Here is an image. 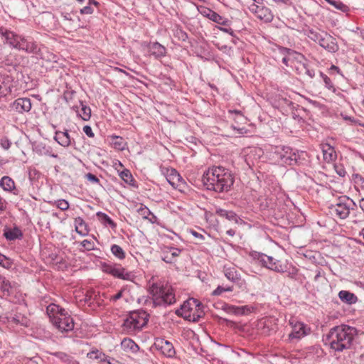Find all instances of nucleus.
I'll return each instance as SVG.
<instances>
[{
	"mask_svg": "<svg viewBox=\"0 0 364 364\" xmlns=\"http://www.w3.org/2000/svg\"><path fill=\"white\" fill-rule=\"evenodd\" d=\"M235 182L232 173L223 166H212L204 172L202 183L204 187L218 193L229 192Z\"/></svg>",
	"mask_w": 364,
	"mask_h": 364,
	"instance_id": "nucleus-1",
	"label": "nucleus"
},
{
	"mask_svg": "<svg viewBox=\"0 0 364 364\" xmlns=\"http://www.w3.org/2000/svg\"><path fill=\"white\" fill-rule=\"evenodd\" d=\"M356 329L347 325H341L332 328L326 336L331 348L335 351L342 352L350 349L353 344Z\"/></svg>",
	"mask_w": 364,
	"mask_h": 364,
	"instance_id": "nucleus-2",
	"label": "nucleus"
},
{
	"mask_svg": "<svg viewBox=\"0 0 364 364\" xmlns=\"http://www.w3.org/2000/svg\"><path fill=\"white\" fill-rule=\"evenodd\" d=\"M149 293L153 297L154 306L171 305L176 302L173 289L167 284L153 283L149 287Z\"/></svg>",
	"mask_w": 364,
	"mask_h": 364,
	"instance_id": "nucleus-3",
	"label": "nucleus"
},
{
	"mask_svg": "<svg viewBox=\"0 0 364 364\" xmlns=\"http://www.w3.org/2000/svg\"><path fill=\"white\" fill-rule=\"evenodd\" d=\"M149 318V314L142 309L131 311L127 318L124 320L123 331L129 334H135L146 326Z\"/></svg>",
	"mask_w": 364,
	"mask_h": 364,
	"instance_id": "nucleus-4",
	"label": "nucleus"
},
{
	"mask_svg": "<svg viewBox=\"0 0 364 364\" xmlns=\"http://www.w3.org/2000/svg\"><path fill=\"white\" fill-rule=\"evenodd\" d=\"M252 258L257 261L262 267L278 273L287 272V265L280 260L276 259L272 256L265 254L254 252L252 253Z\"/></svg>",
	"mask_w": 364,
	"mask_h": 364,
	"instance_id": "nucleus-5",
	"label": "nucleus"
},
{
	"mask_svg": "<svg viewBox=\"0 0 364 364\" xmlns=\"http://www.w3.org/2000/svg\"><path fill=\"white\" fill-rule=\"evenodd\" d=\"M274 154L281 164L289 166L301 164V156L298 151L293 150L289 146L277 147Z\"/></svg>",
	"mask_w": 364,
	"mask_h": 364,
	"instance_id": "nucleus-6",
	"label": "nucleus"
},
{
	"mask_svg": "<svg viewBox=\"0 0 364 364\" xmlns=\"http://www.w3.org/2000/svg\"><path fill=\"white\" fill-rule=\"evenodd\" d=\"M356 207L355 203L348 197L341 199L340 202L330 207V213L335 214L340 219H346L350 214V210Z\"/></svg>",
	"mask_w": 364,
	"mask_h": 364,
	"instance_id": "nucleus-7",
	"label": "nucleus"
},
{
	"mask_svg": "<svg viewBox=\"0 0 364 364\" xmlns=\"http://www.w3.org/2000/svg\"><path fill=\"white\" fill-rule=\"evenodd\" d=\"M51 323L58 332L62 333L63 337L69 336L68 333L73 332L75 327L74 319L68 311L65 316L57 317L55 322L52 321Z\"/></svg>",
	"mask_w": 364,
	"mask_h": 364,
	"instance_id": "nucleus-8",
	"label": "nucleus"
},
{
	"mask_svg": "<svg viewBox=\"0 0 364 364\" xmlns=\"http://www.w3.org/2000/svg\"><path fill=\"white\" fill-rule=\"evenodd\" d=\"M197 306H200L199 301L191 298L184 301L179 309L176 311V315L183 317L185 320L192 321V316L195 315L194 310Z\"/></svg>",
	"mask_w": 364,
	"mask_h": 364,
	"instance_id": "nucleus-9",
	"label": "nucleus"
},
{
	"mask_svg": "<svg viewBox=\"0 0 364 364\" xmlns=\"http://www.w3.org/2000/svg\"><path fill=\"white\" fill-rule=\"evenodd\" d=\"M102 271L119 279L127 281L132 280L133 275L132 273L126 272V269L119 264H104Z\"/></svg>",
	"mask_w": 364,
	"mask_h": 364,
	"instance_id": "nucleus-10",
	"label": "nucleus"
},
{
	"mask_svg": "<svg viewBox=\"0 0 364 364\" xmlns=\"http://www.w3.org/2000/svg\"><path fill=\"white\" fill-rule=\"evenodd\" d=\"M14 77L6 73H0V97L11 95L15 88Z\"/></svg>",
	"mask_w": 364,
	"mask_h": 364,
	"instance_id": "nucleus-11",
	"label": "nucleus"
},
{
	"mask_svg": "<svg viewBox=\"0 0 364 364\" xmlns=\"http://www.w3.org/2000/svg\"><path fill=\"white\" fill-rule=\"evenodd\" d=\"M289 324L292 327V331L289 335V338L292 339H300L302 337L308 335L310 332V328L307 327L304 323L296 321L294 319L289 321Z\"/></svg>",
	"mask_w": 364,
	"mask_h": 364,
	"instance_id": "nucleus-12",
	"label": "nucleus"
},
{
	"mask_svg": "<svg viewBox=\"0 0 364 364\" xmlns=\"http://www.w3.org/2000/svg\"><path fill=\"white\" fill-rule=\"evenodd\" d=\"M154 345L156 349L167 358H173L176 355V350L173 344L164 338H157Z\"/></svg>",
	"mask_w": 364,
	"mask_h": 364,
	"instance_id": "nucleus-13",
	"label": "nucleus"
},
{
	"mask_svg": "<svg viewBox=\"0 0 364 364\" xmlns=\"http://www.w3.org/2000/svg\"><path fill=\"white\" fill-rule=\"evenodd\" d=\"M321 47L331 53H336L338 50V46L335 38L326 31H323V35L317 42Z\"/></svg>",
	"mask_w": 364,
	"mask_h": 364,
	"instance_id": "nucleus-14",
	"label": "nucleus"
},
{
	"mask_svg": "<svg viewBox=\"0 0 364 364\" xmlns=\"http://www.w3.org/2000/svg\"><path fill=\"white\" fill-rule=\"evenodd\" d=\"M0 187L4 191L11 193L15 196L21 197V200H24L23 196L21 194L20 188L16 186L14 181L9 176H4L0 179Z\"/></svg>",
	"mask_w": 364,
	"mask_h": 364,
	"instance_id": "nucleus-15",
	"label": "nucleus"
},
{
	"mask_svg": "<svg viewBox=\"0 0 364 364\" xmlns=\"http://www.w3.org/2000/svg\"><path fill=\"white\" fill-rule=\"evenodd\" d=\"M31 101L27 97L18 98L11 105V108L16 112L20 114L28 112L31 109Z\"/></svg>",
	"mask_w": 364,
	"mask_h": 364,
	"instance_id": "nucleus-16",
	"label": "nucleus"
},
{
	"mask_svg": "<svg viewBox=\"0 0 364 364\" xmlns=\"http://www.w3.org/2000/svg\"><path fill=\"white\" fill-rule=\"evenodd\" d=\"M65 309L62 308L58 304H55L53 302H50L46 306V314L49 318V321L51 323L52 321L55 322L56 318L60 316H65V314L67 312Z\"/></svg>",
	"mask_w": 364,
	"mask_h": 364,
	"instance_id": "nucleus-17",
	"label": "nucleus"
},
{
	"mask_svg": "<svg viewBox=\"0 0 364 364\" xmlns=\"http://www.w3.org/2000/svg\"><path fill=\"white\" fill-rule=\"evenodd\" d=\"M200 13L205 17L208 18L210 20L213 21L215 23H217L220 25L224 26H228L230 25V21L227 18H225L215 11L208 9L203 8V10L200 11Z\"/></svg>",
	"mask_w": 364,
	"mask_h": 364,
	"instance_id": "nucleus-18",
	"label": "nucleus"
},
{
	"mask_svg": "<svg viewBox=\"0 0 364 364\" xmlns=\"http://www.w3.org/2000/svg\"><path fill=\"white\" fill-rule=\"evenodd\" d=\"M18 50H24L27 53L38 54L40 51V48L33 41H28L23 36L20 44L18 46Z\"/></svg>",
	"mask_w": 364,
	"mask_h": 364,
	"instance_id": "nucleus-19",
	"label": "nucleus"
},
{
	"mask_svg": "<svg viewBox=\"0 0 364 364\" xmlns=\"http://www.w3.org/2000/svg\"><path fill=\"white\" fill-rule=\"evenodd\" d=\"M149 50L150 55L154 56L156 59L164 57L166 54V48L158 42L151 43Z\"/></svg>",
	"mask_w": 364,
	"mask_h": 364,
	"instance_id": "nucleus-20",
	"label": "nucleus"
},
{
	"mask_svg": "<svg viewBox=\"0 0 364 364\" xmlns=\"http://www.w3.org/2000/svg\"><path fill=\"white\" fill-rule=\"evenodd\" d=\"M55 140L61 146L67 147L73 144L71 138L68 132V130L65 132L57 131L54 137Z\"/></svg>",
	"mask_w": 364,
	"mask_h": 364,
	"instance_id": "nucleus-21",
	"label": "nucleus"
},
{
	"mask_svg": "<svg viewBox=\"0 0 364 364\" xmlns=\"http://www.w3.org/2000/svg\"><path fill=\"white\" fill-rule=\"evenodd\" d=\"M22 38V36L18 35L13 31H9L5 38L4 39V43L9 44L11 47L17 49Z\"/></svg>",
	"mask_w": 364,
	"mask_h": 364,
	"instance_id": "nucleus-22",
	"label": "nucleus"
},
{
	"mask_svg": "<svg viewBox=\"0 0 364 364\" xmlns=\"http://www.w3.org/2000/svg\"><path fill=\"white\" fill-rule=\"evenodd\" d=\"M75 230L77 233L80 235L81 236H86L89 233V228L85 223L81 217H77L75 218L74 220Z\"/></svg>",
	"mask_w": 364,
	"mask_h": 364,
	"instance_id": "nucleus-23",
	"label": "nucleus"
},
{
	"mask_svg": "<svg viewBox=\"0 0 364 364\" xmlns=\"http://www.w3.org/2000/svg\"><path fill=\"white\" fill-rule=\"evenodd\" d=\"M119 176L121 178V179L129 186L136 188H138L137 182L134 178L131 171L129 169H124L122 171L119 173Z\"/></svg>",
	"mask_w": 364,
	"mask_h": 364,
	"instance_id": "nucleus-24",
	"label": "nucleus"
},
{
	"mask_svg": "<svg viewBox=\"0 0 364 364\" xmlns=\"http://www.w3.org/2000/svg\"><path fill=\"white\" fill-rule=\"evenodd\" d=\"M256 16L259 19L262 20L267 23L271 22L274 18L271 10L264 6H261L259 9L257 11Z\"/></svg>",
	"mask_w": 364,
	"mask_h": 364,
	"instance_id": "nucleus-25",
	"label": "nucleus"
},
{
	"mask_svg": "<svg viewBox=\"0 0 364 364\" xmlns=\"http://www.w3.org/2000/svg\"><path fill=\"white\" fill-rule=\"evenodd\" d=\"M339 299L347 304H354L358 301V297L353 294L346 290H341L338 293Z\"/></svg>",
	"mask_w": 364,
	"mask_h": 364,
	"instance_id": "nucleus-26",
	"label": "nucleus"
},
{
	"mask_svg": "<svg viewBox=\"0 0 364 364\" xmlns=\"http://www.w3.org/2000/svg\"><path fill=\"white\" fill-rule=\"evenodd\" d=\"M322 151L323 159L327 163L333 161L336 158L334 148L328 144L323 146Z\"/></svg>",
	"mask_w": 364,
	"mask_h": 364,
	"instance_id": "nucleus-27",
	"label": "nucleus"
},
{
	"mask_svg": "<svg viewBox=\"0 0 364 364\" xmlns=\"http://www.w3.org/2000/svg\"><path fill=\"white\" fill-rule=\"evenodd\" d=\"M166 180L171 186L175 188L178 185V182L182 181L183 178L176 169L171 168L168 170Z\"/></svg>",
	"mask_w": 364,
	"mask_h": 364,
	"instance_id": "nucleus-28",
	"label": "nucleus"
},
{
	"mask_svg": "<svg viewBox=\"0 0 364 364\" xmlns=\"http://www.w3.org/2000/svg\"><path fill=\"white\" fill-rule=\"evenodd\" d=\"M4 237L8 240H21L23 237V232L18 227H14L12 229H9L4 233Z\"/></svg>",
	"mask_w": 364,
	"mask_h": 364,
	"instance_id": "nucleus-29",
	"label": "nucleus"
},
{
	"mask_svg": "<svg viewBox=\"0 0 364 364\" xmlns=\"http://www.w3.org/2000/svg\"><path fill=\"white\" fill-rule=\"evenodd\" d=\"M215 214L221 218H225L230 221H235L236 223L239 218L235 212L232 210H227L220 208L215 210Z\"/></svg>",
	"mask_w": 364,
	"mask_h": 364,
	"instance_id": "nucleus-30",
	"label": "nucleus"
},
{
	"mask_svg": "<svg viewBox=\"0 0 364 364\" xmlns=\"http://www.w3.org/2000/svg\"><path fill=\"white\" fill-rule=\"evenodd\" d=\"M121 347L124 351L136 353L139 348L138 345L130 338H124L121 342Z\"/></svg>",
	"mask_w": 364,
	"mask_h": 364,
	"instance_id": "nucleus-31",
	"label": "nucleus"
},
{
	"mask_svg": "<svg viewBox=\"0 0 364 364\" xmlns=\"http://www.w3.org/2000/svg\"><path fill=\"white\" fill-rule=\"evenodd\" d=\"M51 355L62 361L64 364H77V362L71 355L64 352H55Z\"/></svg>",
	"mask_w": 364,
	"mask_h": 364,
	"instance_id": "nucleus-32",
	"label": "nucleus"
},
{
	"mask_svg": "<svg viewBox=\"0 0 364 364\" xmlns=\"http://www.w3.org/2000/svg\"><path fill=\"white\" fill-rule=\"evenodd\" d=\"M99 220L105 225H109L112 229H115L117 224L112 220V218L102 212H97L96 214Z\"/></svg>",
	"mask_w": 364,
	"mask_h": 364,
	"instance_id": "nucleus-33",
	"label": "nucleus"
},
{
	"mask_svg": "<svg viewBox=\"0 0 364 364\" xmlns=\"http://www.w3.org/2000/svg\"><path fill=\"white\" fill-rule=\"evenodd\" d=\"M110 138L112 139V145L115 149L119 151H123L125 149L126 143L122 136L112 135Z\"/></svg>",
	"mask_w": 364,
	"mask_h": 364,
	"instance_id": "nucleus-34",
	"label": "nucleus"
},
{
	"mask_svg": "<svg viewBox=\"0 0 364 364\" xmlns=\"http://www.w3.org/2000/svg\"><path fill=\"white\" fill-rule=\"evenodd\" d=\"M225 276L228 280L235 283L238 282L240 280V275L237 272L235 268L225 269Z\"/></svg>",
	"mask_w": 364,
	"mask_h": 364,
	"instance_id": "nucleus-35",
	"label": "nucleus"
},
{
	"mask_svg": "<svg viewBox=\"0 0 364 364\" xmlns=\"http://www.w3.org/2000/svg\"><path fill=\"white\" fill-rule=\"evenodd\" d=\"M323 31L314 30L313 28H308L305 30V35L311 41L317 43L323 35Z\"/></svg>",
	"mask_w": 364,
	"mask_h": 364,
	"instance_id": "nucleus-36",
	"label": "nucleus"
},
{
	"mask_svg": "<svg viewBox=\"0 0 364 364\" xmlns=\"http://www.w3.org/2000/svg\"><path fill=\"white\" fill-rule=\"evenodd\" d=\"M173 33V36L181 41H186L188 38L187 33L178 25L174 27Z\"/></svg>",
	"mask_w": 364,
	"mask_h": 364,
	"instance_id": "nucleus-37",
	"label": "nucleus"
},
{
	"mask_svg": "<svg viewBox=\"0 0 364 364\" xmlns=\"http://www.w3.org/2000/svg\"><path fill=\"white\" fill-rule=\"evenodd\" d=\"M111 252L117 259L122 260L125 258L126 254L124 250L118 245L114 244L111 246Z\"/></svg>",
	"mask_w": 364,
	"mask_h": 364,
	"instance_id": "nucleus-38",
	"label": "nucleus"
},
{
	"mask_svg": "<svg viewBox=\"0 0 364 364\" xmlns=\"http://www.w3.org/2000/svg\"><path fill=\"white\" fill-rule=\"evenodd\" d=\"M81 105V111L79 116L84 120L88 121L91 117V109L90 107L83 104L82 101L80 102Z\"/></svg>",
	"mask_w": 364,
	"mask_h": 364,
	"instance_id": "nucleus-39",
	"label": "nucleus"
},
{
	"mask_svg": "<svg viewBox=\"0 0 364 364\" xmlns=\"http://www.w3.org/2000/svg\"><path fill=\"white\" fill-rule=\"evenodd\" d=\"M329 4L333 6L336 9L340 10L343 12H348L349 11V8L348 6L344 4L339 0H325Z\"/></svg>",
	"mask_w": 364,
	"mask_h": 364,
	"instance_id": "nucleus-40",
	"label": "nucleus"
},
{
	"mask_svg": "<svg viewBox=\"0 0 364 364\" xmlns=\"http://www.w3.org/2000/svg\"><path fill=\"white\" fill-rule=\"evenodd\" d=\"M200 306H197L195 309L193 316H192V322H198L200 318L203 317L205 315L204 311H203V305L199 301Z\"/></svg>",
	"mask_w": 364,
	"mask_h": 364,
	"instance_id": "nucleus-41",
	"label": "nucleus"
},
{
	"mask_svg": "<svg viewBox=\"0 0 364 364\" xmlns=\"http://www.w3.org/2000/svg\"><path fill=\"white\" fill-rule=\"evenodd\" d=\"M259 328L261 330V333L264 336H268L274 331L271 326L262 321L259 322Z\"/></svg>",
	"mask_w": 364,
	"mask_h": 364,
	"instance_id": "nucleus-42",
	"label": "nucleus"
},
{
	"mask_svg": "<svg viewBox=\"0 0 364 364\" xmlns=\"http://www.w3.org/2000/svg\"><path fill=\"white\" fill-rule=\"evenodd\" d=\"M80 245L84 248L83 250L90 251L95 248V245L93 240H84L80 242Z\"/></svg>",
	"mask_w": 364,
	"mask_h": 364,
	"instance_id": "nucleus-43",
	"label": "nucleus"
},
{
	"mask_svg": "<svg viewBox=\"0 0 364 364\" xmlns=\"http://www.w3.org/2000/svg\"><path fill=\"white\" fill-rule=\"evenodd\" d=\"M278 50H279V53L283 55V57L292 55H297L296 51H295L292 49L288 48L283 47V46H279Z\"/></svg>",
	"mask_w": 364,
	"mask_h": 364,
	"instance_id": "nucleus-44",
	"label": "nucleus"
},
{
	"mask_svg": "<svg viewBox=\"0 0 364 364\" xmlns=\"http://www.w3.org/2000/svg\"><path fill=\"white\" fill-rule=\"evenodd\" d=\"M0 288L4 292H9L11 288L10 282L4 277L0 275Z\"/></svg>",
	"mask_w": 364,
	"mask_h": 364,
	"instance_id": "nucleus-45",
	"label": "nucleus"
},
{
	"mask_svg": "<svg viewBox=\"0 0 364 364\" xmlns=\"http://www.w3.org/2000/svg\"><path fill=\"white\" fill-rule=\"evenodd\" d=\"M87 357L90 359H100V360L105 357V355L100 353L98 350H95L89 352Z\"/></svg>",
	"mask_w": 364,
	"mask_h": 364,
	"instance_id": "nucleus-46",
	"label": "nucleus"
},
{
	"mask_svg": "<svg viewBox=\"0 0 364 364\" xmlns=\"http://www.w3.org/2000/svg\"><path fill=\"white\" fill-rule=\"evenodd\" d=\"M233 289V287H222V286H218L212 293V295L213 296H220L221 295L223 292H225V291H232Z\"/></svg>",
	"mask_w": 364,
	"mask_h": 364,
	"instance_id": "nucleus-47",
	"label": "nucleus"
},
{
	"mask_svg": "<svg viewBox=\"0 0 364 364\" xmlns=\"http://www.w3.org/2000/svg\"><path fill=\"white\" fill-rule=\"evenodd\" d=\"M55 205L61 210H67L69 208L68 202L64 199H59L55 200Z\"/></svg>",
	"mask_w": 364,
	"mask_h": 364,
	"instance_id": "nucleus-48",
	"label": "nucleus"
},
{
	"mask_svg": "<svg viewBox=\"0 0 364 364\" xmlns=\"http://www.w3.org/2000/svg\"><path fill=\"white\" fill-rule=\"evenodd\" d=\"M302 70H304V75H307L310 79L315 76V71L314 69L310 68L308 65L302 63Z\"/></svg>",
	"mask_w": 364,
	"mask_h": 364,
	"instance_id": "nucleus-49",
	"label": "nucleus"
},
{
	"mask_svg": "<svg viewBox=\"0 0 364 364\" xmlns=\"http://www.w3.org/2000/svg\"><path fill=\"white\" fill-rule=\"evenodd\" d=\"M138 213L144 218L147 219L148 217L151 214L150 210L146 206H141L138 209Z\"/></svg>",
	"mask_w": 364,
	"mask_h": 364,
	"instance_id": "nucleus-50",
	"label": "nucleus"
},
{
	"mask_svg": "<svg viewBox=\"0 0 364 364\" xmlns=\"http://www.w3.org/2000/svg\"><path fill=\"white\" fill-rule=\"evenodd\" d=\"M85 178L92 183L100 184V179L93 173H87L85 174Z\"/></svg>",
	"mask_w": 364,
	"mask_h": 364,
	"instance_id": "nucleus-51",
	"label": "nucleus"
},
{
	"mask_svg": "<svg viewBox=\"0 0 364 364\" xmlns=\"http://www.w3.org/2000/svg\"><path fill=\"white\" fill-rule=\"evenodd\" d=\"M166 249L168 250V252L171 254L173 259L176 257H178L181 252V250L176 247H166Z\"/></svg>",
	"mask_w": 364,
	"mask_h": 364,
	"instance_id": "nucleus-52",
	"label": "nucleus"
},
{
	"mask_svg": "<svg viewBox=\"0 0 364 364\" xmlns=\"http://www.w3.org/2000/svg\"><path fill=\"white\" fill-rule=\"evenodd\" d=\"M320 75L324 81L326 87L328 89L333 87V85L331 80L326 75L323 74V73H321Z\"/></svg>",
	"mask_w": 364,
	"mask_h": 364,
	"instance_id": "nucleus-53",
	"label": "nucleus"
},
{
	"mask_svg": "<svg viewBox=\"0 0 364 364\" xmlns=\"http://www.w3.org/2000/svg\"><path fill=\"white\" fill-rule=\"evenodd\" d=\"M163 261H164L166 263H172L173 262V258L171 257V254L168 252V251H164V256L162 257Z\"/></svg>",
	"mask_w": 364,
	"mask_h": 364,
	"instance_id": "nucleus-54",
	"label": "nucleus"
},
{
	"mask_svg": "<svg viewBox=\"0 0 364 364\" xmlns=\"http://www.w3.org/2000/svg\"><path fill=\"white\" fill-rule=\"evenodd\" d=\"M94 10L91 6L89 4L86 6H84L80 10V13L82 15L84 14H92Z\"/></svg>",
	"mask_w": 364,
	"mask_h": 364,
	"instance_id": "nucleus-55",
	"label": "nucleus"
},
{
	"mask_svg": "<svg viewBox=\"0 0 364 364\" xmlns=\"http://www.w3.org/2000/svg\"><path fill=\"white\" fill-rule=\"evenodd\" d=\"M83 132L85 133V134L89 136V137H94L95 134H94V132H92V129L91 128L90 126L89 125H85L83 127Z\"/></svg>",
	"mask_w": 364,
	"mask_h": 364,
	"instance_id": "nucleus-56",
	"label": "nucleus"
},
{
	"mask_svg": "<svg viewBox=\"0 0 364 364\" xmlns=\"http://www.w3.org/2000/svg\"><path fill=\"white\" fill-rule=\"evenodd\" d=\"M289 57L291 60H296L300 63L301 62L302 60H305V56L303 54L298 53V52H297V55H289Z\"/></svg>",
	"mask_w": 364,
	"mask_h": 364,
	"instance_id": "nucleus-57",
	"label": "nucleus"
},
{
	"mask_svg": "<svg viewBox=\"0 0 364 364\" xmlns=\"http://www.w3.org/2000/svg\"><path fill=\"white\" fill-rule=\"evenodd\" d=\"M260 7V5L256 4L255 3H252L249 6V10L256 16L257 14V11L259 9Z\"/></svg>",
	"mask_w": 364,
	"mask_h": 364,
	"instance_id": "nucleus-58",
	"label": "nucleus"
},
{
	"mask_svg": "<svg viewBox=\"0 0 364 364\" xmlns=\"http://www.w3.org/2000/svg\"><path fill=\"white\" fill-rule=\"evenodd\" d=\"M190 232L192 234L193 236H194L196 238H197L200 240H203L205 239V237L203 235L196 232V230H191Z\"/></svg>",
	"mask_w": 364,
	"mask_h": 364,
	"instance_id": "nucleus-59",
	"label": "nucleus"
},
{
	"mask_svg": "<svg viewBox=\"0 0 364 364\" xmlns=\"http://www.w3.org/2000/svg\"><path fill=\"white\" fill-rule=\"evenodd\" d=\"M122 293H123V290H120L115 295H113L110 297V301L114 302V301H117L118 299H121L122 297Z\"/></svg>",
	"mask_w": 364,
	"mask_h": 364,
	"instance_id": "nucleus-60",
	"label": "nucleus"
},
{
	"mask_svg": "<svg viewBox=\"0 0 364 364\" xmlns=\"http://www.w3.org/2000/svg\"><path fill=\"white\" fill-rule=\"evenodd\" d=\"M218 28H219L221 31H223V32L227 33H228V34H230V35H231V36H234V31H233V30H232L231 28H230V27H226V26H225V27H218Z\"/></svg>",
	"mask_w": 364,
	"mask_h": 364,
	"instance_id": "nucleus-61",
	"label": "nucleus"
},
{
	"mask_svg": "<svg viewBox=\"0 0 364 364\" xmlns=\"http://www.w3.org/2000/svg\"><path fill=\"white\" fill-rule=\"evenodd\" d=\"M6 208V200L0 196V213L4 211Z\"/></svg>",
	"mask_w": 364,
	"mask_h": 364,
	"instance_id": "nucleus-62",
	"label": "nucleus"
},
{
	"mask_svg": "<svg viewBox=\"0 0 364 364\" xmlns=\"http://www.w3.org/2000/svg\"><path fill=\"white\" fill-rule=\"evenodd\" d=\"M335 168H336V173L340 176H344L346 175V171L342 167H338L337 166H335Z\"/></svg>",
	"mask_w": 364,
	"mask_h": 364,
	"instance_id": "nucleus-63",
	"label": "nucleus"
},
{
	"mask_svg": "<svg viewBox=\"0 0 364 364\" xmlns=\"http://www.w3.org/2000/svg\"><path fill=\"white\" fill-rule=\"evenodd\" d=\"M9 30L4 28V27H0V36L1 37V39H4L7 33L9 32Z\"/></svg>",
	"mask_w": 364,
	"mask_h": 364,
	"instance_id": "nucleus-64",
	"label": "nucleus"
}]
</instances>
